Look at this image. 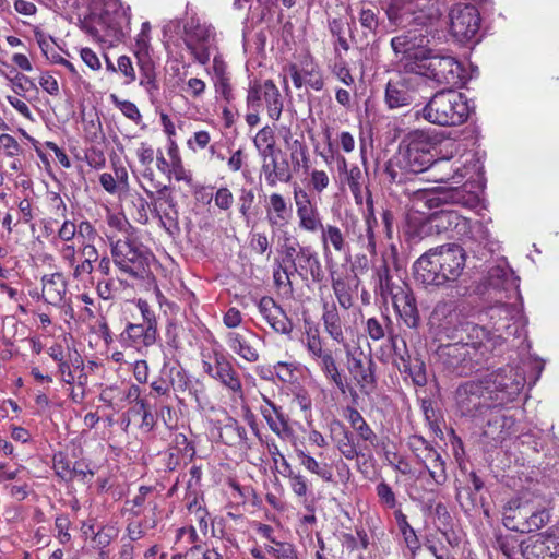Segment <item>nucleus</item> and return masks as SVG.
<instances>
[{
    "instance_id": "nucleus-1",
    "label": "nucleus",
    "mask_w": 559,
    "mask_h": 559,
    "mask_svg": "<svg viewBox=\"0 0 559 559\" xmlns=\"http://www.w3.org/2000/svg\"><path fill=\"white\" fill-rule=\"evenodd\" d=\"M465 250L456 243H445L421 254L414 263V277L425 286H444L462 275Z\"/></svg>"
},
{
    "instance_id": "nucleus-2",
    "label": "nucleus",
    "mask_w": 559,
    "mask_h": 559,
    "mask_svg": "<svg viewBox=\"0 0 559 559\" xmlns=\"http://www.w3.org/2000/svg\"><path fill=\"white\" fill-rule=\"evenodd\" d=\"M431 144L424 133H414L404 151L397 153L385 164L384 173L393 183H403L407 175H416L429 168H444L449 159L435 160L430 152Z\"/></svg>"
},
{
    "instance_id": "nucleus-3",
    "label": "nucleus",
    "mask_w": 559,
    "mask_h": 559,
    "mask_svg": "<svg viewBox=\"0 0 559 559\" xmlns=\"http://www.w3.org/2000/svg\"><path fill=\"white\" fill-rule=\"evenodd\" d=\"M471 108L467 97L454 88L436 92L428 103L415 112L428 122L441 127L461 126L467 121Z\"/></svg>"
},
{
    "instance_id": "nucleus-4",
    "label": "nucleus",
    "mask_w": 559,
    "mask_h": 559,
    "mask_svg": "<svg viewBox=\"0 0 559 559\" xmlns=\"http://www.w3.org/2000/svg\"><path fill=\"white\" fill-rule=\"evenodd\" d=\"M114 263L133 278L144 280L151 274L154 255L143 243L126 238L111 245Z\"/></svg>"
},
{
    "instance_id": "nucleus-5",
    "label": "nucleus",
    "mask_w": 559,
    "mask_h": 559,
    "mask_svg": "<svg viewBox=\"0 0 559 559\" xmlns=\"http://www.w3.org/2000/svg\"><path fill=\"white\" fill-rule=\"evenodd\" d=\"M441 328L448 338L460 340V337H465V344L480 360H483L485 354L490 349L489 346L495 347V338L490 331L476 323L462 319L460 313L455 311L449 313L441 324Z\"/></svg>"
},
{
    "instance_id": "nucleus-6",
    "label": "nucleus",
    "mask_w": 559,
    "mask_h": 559,
    "mask_svg": "<svg viewBox=\"0 0 559 559\" xmlns=\"http://www.w3.org/2000/svg\"><path fill=\"white\" fill-rule=\"evenodd\" d=\"M411 72H417L435 81L440 85H449L450 88L461 86L464 83V68L451 56L428 53L420 63H407Z\"/></svg>"
},
{
    "instance_id": "nucleus-7",
    "label": "nucleus",
    "mask_w": 559,
    "mask_h": 559,
    "mask_svg": "<svg viewBox=\"0 0 559 559\" xmlns=\"http://www.w3.org/2000/svg\"><path fill=\"white\" fill-rule=\"evenodd\" d=\"M409 194L414 206L423 204L429 210L454 204L473 209L479 203L478 194L471 191L467 183L453 188L416 189Z\"/></svg>"
},
{
    "instance_id": "nucleus-8",
    "label": "nucleus",
    "mask_w": 559,
    "mask_h": 559,
    "mask_svg": "<svg viewBox=\"0 0 559 559\" xmlns=\"http://www.w3.org/2000/svg\"><path fill=\"white\" fill-rule=\"evenodd\" d=\"M449 344H441L436 350V356L442 366L460 377L468 376L479 370L481 360L475 356L465 344V337Z\"/></svg>"
},
{
    "instance_id": "nucleus-9",
    "label": "nucleus",
    "mask_w": 559,
    "mask_h": 559,
    "mask_svg": "<svg viewBox=\"0 0 559 559\" xmlns=\"http://www.w3.org/2000/svg\"><path fill=\"white\" fill-rule=\"evenodd\" d=\"M455 400L461 414L472 418L483 416L495 404L484 379L459 385Z\"/></svg>"
},
{
    "instance_id": "nucleus-10",
    "label": "nucleus",
    "mask_w": 559,
    "mask_h": 559,
    "mask_svg": "<svg viewBox=\"0 0 559 559\" xmlns=\"http://www.w3.org/2000/svg\"><path fill=\"white\" fill-rule=\"evenodd\" d=\"M429 34L427 25L407 27L400 35L391 39V47L395 55H401L402 58L408 60H415L414 63H420L428 53L432 52Z\"/></svg>"
},
{
    "instance_id": "nucleus-11",
    "label": "nucleus",
    "mask_w": 559,
    "mask_h": 559,
    "mask_svg": "<svg viewBox=\"0 0 559 559\" xmlns=\"http://www.w3.org/2000/svg\"><path fill=\"white\" fill-rule=\"evenodd\" d=\"M484 380L493 403L497 405L514 401L525 384L524 374L512 367L501 368L486 376Z\"/></svg>"
},
{
    "instance_id": "nucleus-12",
    "label": "nucleus",
    "mask_w": 559,
    "mask_h": 559,
    "mask_svg": "<svg viewBox=\"0 0 559 559\" xmlns=\"http://www.w3.org/2000/svg\"><path fill=\"white\" fill-rule=\"evenodd\" d=\"M450 34L460 44L477 43L481 17L473 4L459 3L452 7L449 13Z\"/></svg>"
},
{
    "instance_id": "nucleus-13",
    "label": "nucleus",
    "mask_w": 559,
    "mask_h": 559,
    "mask_svg": "<svg viewBox=\"0 0 559 559\" xmlns=\"http://www.w3.org/2000/svg\"><path fill=\"white\" fill-rule=\"evenodd\" d=\"M418 82L415 76L397 73L389 80L384 100L390 109L411 106L417 96Z\"/></svg>"
},
{
    "instance_id": "nucleus-14",
    "label": "nucleus",
    "mask_w": 559,
    "mask_h": 559,
    "mask_svg": "<svg viewBox=\"0 0 559 559\" xmlns=\"http://www.w3.org/2000/svg\"><path fill=\"white\" fill-rule=\"evenodd\" d=\"M419 1L391 0L385 11L389 22L402 28L426 25L428 15Z\"/></svg>"
},
{
    "instance_id": "nucleus-15",
    "label": "nucleus",
    "mask_w": 559,
    "mask_h": 559,
    "mask_svg": "<svg viewBox=\"0 0 559 559\" xmlns=\"http://www.w3.org/2000/svg\"><path fill=\"white\" fill-rule=\"evenodd\" d=\"M521 554L525 559H556L559 555V526L522 542Z\"/></svg>"
},
{
    "instance_id": "nucleus-16",
    "label": "nucleus",
    "mask_w": 559,
    "mask_h": 559,
    "mask_svg": "<svg viewBox=\"0 0 559 559\" xmlns=\"http://www.w3.org/2000/svg\"><path fill=\"white\" fill-rule=\"evenodd\" d=\"M518 310L515 306L510 304L499 302L487 309V317L493 329V332H491L495 338L493 346L500 345L506 338L504 335L510 336L516 334L518 326L512 322Z\"/></svg>"
},
{
    "instance_id": "nucleus-17",
    "label": "nucleus",
    "mask_w": 559,
    "mask_h": 559,
    "mask_svg": "<svg viewBox=\"0 0 559 559\" xmlns=\"http://www.w3.org/2000/svg\"><path fill=\"white\" fill-rule=\"evenodd\" d=\"M347 370L359 391L369 395L377 386L376 369L377 364L371 356L364 361L360 357H356L350 350L346 353Z\"/></svg>"
},
{
    "instance_id": "nucleus-18",
    "label": "nucleus",
    "mask_w": 559,
    "mask_h": 559,
    "mask_svg": "<svg viewBox=\"0 0 559 559\" xmlns=\"http://www.w3.org/2000/svg\"><path fill=\"white\" fill-rule=\"evenodd\" d=\"M408 447L417 460L433 459L431 478L437 485H443L447 479L445 461L441 454L423 436L413 435Z\"/></svg>"
},
{
    "instance_id": "nucleus-19",
    "label": "nucleus",
    "mask_w": 559,
    "mask_h": 559,
    "mask_svg": "<svg viewBox=\"0 0 559 559\" xmlns=\"http://www.w3.org/2000/svg\"><path fill=\"white\" fill-rule=\"evenodd\" d=\"M499 405L493 404L487 411L486 423L484 425L483 435L496 442H502L513 431L515 419L507 415Z\"/></svg>"
},
{
    "instance_id": "nucleus-20",
    "label": "nucleus",
    "mask_w": 559,
    "mask_h": 559,
    "mask_svg": "<svg viewBox=\"0 0 559 559\" xmlns=\"http://www.w3.org/2000/svg\"><path fill=\"white\" fill-rule=\"evenodd\" d=\"M379 13L377 8L360 9L358 21L362 28L361 35H359L356 26L350 28V38L360 49L368 47L371 41H374L380 25Z\"/></svg>"
},
{
    "instance_id": "nucleus-21",
    "label": "nucleus",
    "mask_w": 559,
    "mask_h": 559,
    "mask_svg": "<svg viewBox=\"0 0 559 559\" xmlns=\"http://www.w3.org/2000/svg\"><path fill=\"white\" fill-rule=\"evenodd\" d=\"M295 267V275L302 281L311 280L313 283H322L325 274L318 253L310 247H299V259Z\"/></svg>"
},
{
    "instance_id": "nucleus-22",
    "label": "nucleus",
    "mask_w": 559,
    "mask_h": 559,
    "mask_svg": "<svg viewBox=\"0 0 559 559\" xmlns=\"http://www.w3.org/2000/svg\"><path fill=\"white\" fill-rule=\"evenodd\" d=\"M394 355L397 356L395 366L401 373L411 377L416 386H425L428 382L426 364L419 353L411 355L407 350L404 354H397L396 346L393 345Z\"/></svg>"
},
{
    "instance_id": "nucleus-23",
    "label": "nucleus",
    "mask_w": 559,
    "mask_h": 559,
    "mask_svg": "<svg viewBox=\"0 0 559 559\" xmlns=\"http://www.w3.org/2000/svg\"><path fill=\"white\" fill-rule=\"evenodd\" d=\"M331 438L335 442L337 450L347 460H354L362 454V450H367L368 445L365 444L362 449H358L355 442L354 435L348 428L338 419H333L330 423Z\"/></svg>"
},
{
    "instance_id": "nucleus-24",
    "label": "nucleus",
    "mask_w": 559,
    "mask_h": 559,
    "mask_svg": "<svg viewBox=\"0 0 559 559\" xmlns=\"http://www.w3.org/2000/svg\"><path fill=\"white\" fill-rule=\"evenodd\" d=\"M393 306L403 322L411 329L417 330L420 325V316L417 309L416 299L411 290H397L392 298Z\"/></svg>"
},
{
    "instance_id": "nucleus-25",
    "label": "nucleus",
    "mask_w": 559,
    "mask_h": 559,
    "mask_svg": "<svg viewBox=\"0 0 559 559\" xmlns=\"http://www.w3.org/2000/svg\"><path fill=\"white\" fill-rule=\"evenodd\" d=\"M532 504L528 501L523 502L521 499H512L504 507L503 525L514 532L525 533L522 528L526 526Z\"/></svg>"
},
{
    "instance_id": "nucleus-26",
    "label": "nucleus",
    "mask_w": 559,
    "mask_h": 559,
    "mask_svg": "<svg viewBox=\"0 0 559 559\" xmlns=\"http://www.w3.org/2000/svg\"><path fill=\"white\" fill-rule=\"evenodd\" d=\"M426 223L429 225V228L435 229L437 234L456 229L460 225L466 228L468 225V221L465 217L449 209H441L430 213L426 218Z\"/></svg>"
},
{
    "instance_id": "nucleus-27",
    "label": "nucleus",
    "mask_w": 559,
    "mask_h": 559,
    "mask_svg": "<svg viewBox=\"0 0 559 559\" xmlns=\"http://www.w3.org/2000/svg\"><path fill=\"white\" fill-rule=\"evenodd\" d=\"M80 28L97 40H103L111 28V16L107 10L91 12L80 20Z\"/></svg>"
},
{
    "instance_id": "nucleus-28",
    "label": "nucleus",
    "mask_w": 559,
    "mask_h": 559,
    "mask_svg": "<svg viewBox=\"0 0 559 559\" xmlns=\"http://www.w3.org/2000/svg\"><path fill=\"white\" fill-rule=\"evenodd\" d=\"M158 331L148 329L143 323H128L121 333L122 341L134 347H150L156 343Z\"/></svg>"
},
{
    "instance_id": "nucleus-29",
    "label": "nucleus",
    "mask_w": 559,
    "mask_h": 559,
    "mask_svg": "<svg viewBox=\"0 0 559 559\" xmlns=\"http://www.w3.org/2000/svg\"><path fill=\"white\" fill-rule=\"evenodd\" d=\"M319 366L324 373V376L333 382L336 388L342 392H349L353 401L355 402L358 397L356 390L348 385L346 382V378L342 374L341 369L338 368L335 358L333 357L332 350L326 353L321 359H319Z\"/></svg>"
},
{
    "instance_id": "nucleus-30",
    "label": "nucleus",
    "mask_w": 559,
    "mask_h": 559,
    "mask_svg": "<svg viewBox=\"0 0 559 559\" xmlns=\"http://www.w3.org/2000/svg\"><path fill=\"white\" fill-rule=\"evenodd\" d=\"M292 216V207L287 205L284 198L278 193L270 195V207L266 211V218L272 227H283L288 224Z\"/></svg>"
},
{
    "instance_id": "nucleus-31",
    "label": "nucleus",
    "mask_w": 559,
    "mask_h": 559,
    "mask_svg": "<svg viewBox=\"0 0 559 559\" xmlns=\"http://www.w3.org/2000/svg\"><path fill=\"white\" fill-rule=\"evenodd\" d=\"M215 369L216 372L215 374H212L213 378L219 380L225 386L234 392L241 391V381L231 364L224 355H215Z\"/></svg>"
},
{
    "instance_id": "nucleus-32",
    "label": "nucleus",
    "mask_w": 559,
    "mask_h": 559,
    "mask_svg": "<svg viewBox=\"0 0 559 559\" xmlns=\"http://www.w3.org/2000/svg\"><path fill=\"white\" fill-rule=\"evenodd\" d=\"M41 282L43 298L45 299V301L51 305L59 304L62 300L67 289L62 274L53 273L49 275H44Z\"/></svg>"
},
{
    "instance_id": "nucleus-33",
    "label": "nucleus",
    "mask_w": 559,
    "mask_h": 559,
    "mask_svg": "<svg viewBox=\"0 0 559 559\" xmlns=\"http://www.w3.org/2000/svg\"><path fill=\"white\" fill-rule=\"evenodd\" d=\"M262 171L265 175L267 185L274 187L277 181L289 182L293 178L290 166L287 159L278 162L276 157L271 159V163L262 165Z\"/></svg>"
},
{
    "instance_id": "nucleus-34",
    "label": "nucleus",
    "mask_w": 559,
    "mask_h": 559,
    "mask_svg": "<svg viewBox=\"0 0 559 559\" xmlns=\"http://www.w3.org/2000/svg\"><path fill=\"white\" fill-rule=\"evenodd\" d=\"M374 277L380 294L384 298L390 296L392 299L393 295L396 294L397 290H405L406 288H409L406 284L400 286L393 283L391 269L388 267L386 263L380 262L374 266Z\"/></svg>"
},
{
    "instance_id": "nucleus-35",
    "label": "nucleus",
    "mask_w": 559,
    "mask_h": 559,
    "mask_svg": "<svg viewBox=\"0 0 559 559\" xmlns=\"http://www.w3.org/2000/svg\"><path fill=\"white\" fill-rule=\"evenodd\" d=\"M141 72L140 85L146 90L151 97L158 92L159 86L156 80L155 64L151 57L136 59Z\"/></svg>"
},
{
    "instance_id": "nucleus-36",
    "label": "nucleus",
    "mask_w": 559,
    "mask_h": 559,
    "mask_svg": "<svg viewBox=\"0 0 559 559\" xmlns=\"http://www.w3.org/2000/svg\"><path fill=\"white\" fill-rule=\"evenodd\" d=\"M299 247L301 246L298 241H290L287 238L280 250L281 258L275 259V266L295 273L299 259Z\"/></svg>"
},
{
    "instance_id": "nucleus-37",
    "label": "nucleus",
    "mask_w": 559,
    "mask_h": 559,
    "mask_svg": "<svg viewBox=\"0 0 559 559\" xmlns=\"http://www.w3.org/2000/svg\"><path fill=\"white\" fill-rule=\"evenodd\" d=\"M319 230H321V239L325 255L330 252L329 245L338 252L345 251L348 248V243L345 241L344 235L338 227L334 225H322Z\"/></svg>"
},
{
    "instance_id": "nucleus-38",
    "label": "nucleus",
    "mask_w": 559,
    "mask_h": 559,
    "mask_svg": "<svg viewBox=\"0 0 559 559\" xmlns=\"http://www.w3.org/2000/svg\"><path fill=\"white\" fill-rule=\"evenodd\" d=\"M263 99L267 107L269 117L277 121L282 115L283 102L281 98V93L272 80L264 81Z\"/></svg>"
},
{
    "instance_id": "nucleus-39",
    "label": "nucleus",
    "mask_w": 559,
    "mask_h": 559,
    "mask_svg": "<svg viewBox=\"0 0 559 559\" xmlns=\"http://www.w3.org/2000/svg\"><path fill=\"white\" fill-rule=\"evenodd\" d=\"M394 518L407 548L412 555H415L420 549V542L415 530L409 525L407 516L402 510H395Z\"/></svg>"
},
{
    "instance_id": "nucleus-40",
    "label": "nucleus",
    "mask_w": 559,
    "mask_h": 559,
    "mask_svg": "<svg viewBox=\"0 0 559 559\" xmlns=\"http://www.w3.org/2000/svg\"><path fill=\"white\" fill-rule=\"evenodd\" d=\"M322 320L330 336L337 343H344L342 321L335 305H332L330 308L328 305L324 306Z\"/></svg>"
},
{
    "instance_id": "nucleus-41",
    "label": "nucleus",
    "mask_w": 559,
    "mask_h": 559,
    "mask_svg": "<svg viewBox=\"0 0 559 559\" xmlns=\"http://www.w3.org/2000/svg\"><path fill=\"white\" fill-rule=\"evenodd\" d=\"M153 188L156 191H152L148 189H144L146 195L151 199V205L153 206V211L157 216H160L159 211L157 209L158 202L164 201L168 209H175L177 206V201L171 193V188L168 185H163L160 182L153 183Z\"/></svg>"
},
{
    "instance_id": "nucleus-42",
    "label": "nucleus",
    "mask_w": 559,
    "mask_h": 559,
    "mask_svg": "<svg viewBox=\"0 0 559 559\" xmlns=\"http://www.w3.org/2000/svg\"><path fill=\"white\" fill-rule=\"evenodd\" d=\"M296 454L299 459L300 465H302L307 471L318 475L324 481H334L333 474L329 464L319 463L314 457L305 453L302 450H297Z\"/></svg>"
},
{
    "instance_id": "nucleus-43",
    "label": "nucleus",
    "mask_w": 559,
    "mask_h": 559,
    "mask_svg": "<svg viewBox=\"0 0 559 559\" xmlns=\"http://www.w3.org/2000/svg\"><path fill=\"white\" fill-rule=\"evenodd\" d=\"M297 215L299 217V226L300 228L314 233L322 227V223L319 216V212L316 206L302 205L297 209Z\"/></svg>"
},
{
    "instance_id": "nucleus-44",
    "label": "nucleus",
    "mask_w": 559,
    "mask_h": 559,
    "mask_svg": "<svg viewBox=\"0 0 559 559\" xmlns=\"http://www.w3.org/2000/svg\"><path fill=\"white\" fill-rule=\"evenodd\" d=\"M82 122L85 141L90 143L104 142L105 134L103 132L100 119L96 112L94 115H90V118L83 116Z\"/></svg>"
},
{
    "instance_id": "nucleus-45",
    "label": "nucleus",
    "mask_w": 559,
    "mask_h": 559,
    "mask_svg": "<svg viewBox=\"0 0 559 559\" xmlns=\"http://www.w3.org/2000/svg\"><path fill=\"white\" fill-rule=\"evenodd\" d=\"M162 373L164 377L169 378L170 388L174 390L185 391L189 388L190 380L182 367L169 366V364H164L162 369Z\"/></svg>"
},
{
    "instance_id": "nucleus-46",
    "label": "nucleus",
    "mask_w": 559,
    "mask_h": 559,
    "mask_svg": "<svg viewBox=\"0 0 559 559\" xmlns=\"http://www.w3.org/2000/svg\"><path fill=\"white\" fill-rule=\"evenodd\" d=\"M489 285L498 289H508L509 286H513L515 278L510 269L503 266H495L489 271Z\"/></svg>"
},
{
    "instance_id": "nucleus-47",
    "label": "nucleus",
    "mask_w": 559,
    "mask_h": 559,
    "mask_svg": "<svg viewBox=\"0 0 559 559\" xmlns=\"http://www.w3.org/2000/svg\"><path fill=\"white\" fill-rule=\"evenodd\" d=\"M228 342L230 348L247 361L254 362L259 359L257 349L247 344L239 334L229 333Z\"/></svg>"
},
{
    "instance_id": "nucleus-48",
    "label": "nucleus",
    "mask_w": 559,
    "mask_h": 559,
    "mask_svg": "<svg viewBox=\"0 0 559 559\" xmlns=\"http://www.w3.org/2000/svg\"><path fill=\"white\" fill-rule=\"evenodd\" d=\"M290 160L294 171H298L300 168H304L305 171L309 169V154L305 143L299 140L293 142Z\"/></svg>"
},
{
    "instance_id": "nucleus-49",
    "label": "nucleus",
    "mask_w": 559,
    "mask_h": 559,
    "mask_svg": "<svg viewBox=\"0 0 559 559\" xmlns=\"http://www.w3.org/2000/svg\"><path fill=\"white\" fill-rule=\"evenodd\" d=\"M521 545L522 543H519L516 536L511 534L497 536L495 543V547L499 549L508 559H513L518 548L521 549Z\"/></svg>"
},
{
    "instance_id": "nucleus-50",
    "label": "nucleus",
    "mask_w": 559,
    "mask_h": 559,
    "mask_svg": "<svg viewBox=\"0 0 559 559\" xmlns=\"http://www.w3.org/2000/svg\"><path fill=\"white\" fill-rule=\"evenodd\" d=\"M550 515L546 509H536L532 506V510L528 514V521L526 526L522 528L525 530V533H530L533 531H537L545 526L549 522Z\"/></svg>"
},
{
    "instance_id": "nucleus-51",
    "label": "nucleus",
    "mask_w": 559,
    "mask_h": 559,
    "mask_svg": "<svg viewBox=\"0 0 559 559\" xmlns=\"http://www.w3.org/2000/svg\"><path fill=\"white\" fill-rule=\"evenodd\" d=\"M185 33L188 36L186 40H193L197 44H209L211 38V29L199 23L185 25Z\"/></svg>"
},
{
    "instance_id": "nucleus-52",
    "label": "nucleus",
    "mask_w": 559,
    "mask_h": 559,
    "mask_svg": "<svg viewBox=\"0 0 559 559\" xmlns=\"http://www.w3.org/2000/svg\"><path fill=\"white\" fill-rule=\"evenodd\" d=\"M110 100L127 118L135 123L141 121L142 115L134 103L130 100H121L116 94L110 95Z\"/></svg>"
},
{
    "instance_id": "nucleus-53",
    "label": "nucleus",
    "mask_w": 559,
    "mask_h": 559,
    "mask_svg": "<svg viewBox=\"0 0 559 559\" xmlns=\"http://www.w3.org/2000/svg\"><path fill=\"white\" fill-rule=\"evenodd\" d=\"M150 32H151V25L148 22L142 23L141 32L135 38V57L136 59H142L145 55V57L150 56Z\"/></svg>"
},
{
    "instance_id": "nucleus-54",
    "label": "nucleus",
    "mask_w": 559,
    "mask_h": 559,
    "mask_svg": "<svg viewBox=\"0 0 559 559\" xmlns=\"http://www.w3.org/2000/svg\"><path fill=\"white\" fill-rule=\"evenodd\" d=\"M332 288L341 307L349 309L353 306V298L346 282L341 278H333Z\"/></svg>"
},
{
    "instance_id": "nucleus-55",
    "label": "nucleus",
    "mask_w": 559,
    "mask_h": 559,
    "mask_svg": "<svg viewBox=\"0 0 559 559\" xmlns=\"http://www.w3.org/2000/svg\"><path fill=\"white\" fill-rule=\"evenodd\" d=\"M116 535L117 533L114 527L102 526L94 536H92L93 547L98 550H106Z\"/></svg>"
},
{
    "instance_id": "nucleus-56",
    "label": "nucleus",
    "mask_w": 559,
    "mask_h": 559,
    "mask_svg": "<svg viewBox=\"0 0 559 559\" xmlns=\"http://www.w3.org/2000/svg\"><path fill=\"white\" fill-rule=\"evenodd\" d=\"M153 487L141 486L138 495L132 500H127V504H131L130 513L134 516H139L142 513V507L147 503V496L152 493Z\"/></svg>"
},
{
    "instance_id": "nucleus-57",
    "label": "nucleus",
    "mask_w": 559,
    "mask_h": 559,
    "mask_svg": "<svg viewBox=\"0 0 559 559\" xmlns=\"http://www.w3.org/2000/svg\"><path fill=\"white\" fill-rule=\"evenodd\" d=\"M52 462L56 475L62 480L71 481V466L67 455L62 452L56 453Z\"/></svg>"
},
{
    "instance_id": "nucleus-58",
    "label": "nucleus",
    "mask_w": 559,
    "mask_h": 559,
    "mask_svg": "<svg viewBox=\"0 0 559 559\" xmlns=\"http://www.w3.org/2000/svg\"><path fill=\"white\" fill-rule=\"evenodd\" d=\"M264 96V82L260 83L254 81L250 84L247 95V104L253 110H257L262 105V99Z\"/></svg>"
},
{
    "instance_id": "nucleus-59",
    "label": "nucleus",
    "mask_w": 559,
    "mask_h": 559,
    "mask_svg": "<svg viewBox=\"0 0 559 559\" xmlns=\"http://www.w3.org/2000/svg\"><path fill=\"white\" fill-rule=\"evenodd\" d=\"M136 306L141 312L143 324L148 329L157 330V319L155 311L151 308L150 304L144 299H139Z\"/></svg>"
},
{
    "instance_id": "nucleus-60",
    "label": "nucleus",
    "mask_w": 559,
    "mask_h": 559,
    "mask_svg": "<svg viewBox=\"0 0 559 559\" xmlns=\"http://www.w3.org/2000/svg\"><path fill=\"white\" fill-rule=\"evenodd\" d=\"M266 423L270 429L280 437L290 432L287 419L282 412L272 415V417L267 418Z\"/></svg>"
},
{
    "instance_id": "nucleus-61",
    "label": "nucleus",
    "mask_w": 559,
    "mask_h": 559,
    "mask_svg": "<svg viewBox=\"0 0 559 559\" xmlns=\"http://www.w3.org/2000/svg\"><path fill=\"white\" fill-rule=\"evenodd\" d=\"M185 44L199 63L206 64L209 62V44H197L193 40H185Z\"/></svg>"
},
{
    "instance_id": "nucleus-62",
    "label": "nucleus",
    "mask_w": 559,
    "mask_h": 559,
    "mask_svg": "<svg viewBox=\"0 0 559 559\" xmlns=\"http://www.w3.org/2000/svg\"><path fill=\"white\" fill-rule=\"evenodd\" d=\"M185 559H223V557L215 549H204L201 545H194L185 554Z\"/></svg>"
},
{
    "instance_id": "nucleus-63",
    "label": "nucleus",
    "mask_w": 559,
    "mask_h": 559,
    "mask_svg": "<svg viewBox=\"0 0 559 559\" xmlns=\"http://www.w3.org/2000/svg\"><path fill=\"white\" fill-rule=\"evenodd\" d=\"M254 192L252 189L242 188L239 195V212L247 221L250 218V210L254 202Z\"/></svg>"
},
{
    "instance_id": "nucleus-64",
    "label": "nucleus",
    "mask_w": 559,
    "mask_h": 559,
    "mask_svg": "<svg viewBox=\"0 0 559 559\" xmlns=\"http://www.w3.org/2000/svg\"><path fill=\"white\" fill-rule=\"evenodd\" d=\"M380 501L388 508L392 509L396 506V497L392 488L385 481H381L376 487Z\"/></svg>"
}]
</instances>
